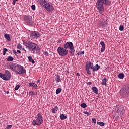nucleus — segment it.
<instances>
[{
  "label": "nucleus",
  "mask_w": 129,
  "mask_h": 129,
  "mask_svg": "<svg viewBox=\"0 0 129 129\" xmlns=\"http://www.w3.org/2000/svg\"><path fill=\"white\" fill-rule=\"evenodd\" d=\"M23 45L27 48L28 51L33 53V54H38L40 52V48L38 47L37 44L29 40L23 41Z\"/></svg>",
  "instance_id": "f257e3e1"
},
{
  "label": "nucleus",
  "mask_w": 129,
  "mask_h": 129,
  "mask_svg": "<svg viewBox=\"0 0 129 129\" xmlns=\"http://www.w3.org/2000/svg\"><path fill=\"white\" fill-rule=\"evenodd\" d=\"M110 2L108 0H98L96 3L97 9L98 10V12L100 15H101L102 13L104 12V7L103 5H109Z\"/></svg>",
  "instance_id": "f03ea898"
},
{
  "label": "nucleus",
  "mask_w": 129,
  "mask_h": 129,
  "mask_svg": "<svg viewBox=\"0 0 129 129\" xmlns=\"http://www.w3.org/2000/svg\"><path fill=\"white\" fill-rule=\"evenodd\" d=\"M116 116L113 117L114 120H117L118 118H120L125 113L124 107L123 106H117L116 108Z\"/></svg>",
  "instance_id": "7ed1b4c3"
},
{
  "label": "nucleus",
  "mask_w": 129,
  "mask_h": 129,
  "mask_svg": "<svg viewBox=\"0 0 129 129\" xmlns=\"http://www.w3.org/2000/svg\"><path fill=\"white\" fill-rule=\"evenodd\" d=\"M63 48L64 49H69L70 53L71 55H74V53H75V50L74 49V46H73V43L71 42H68L63 45Z\"/></svg>",
  "instance_id": "20e7f679"
},
{
  "label": "nucleus",
  "mask_w": 129,
  "mask_h": 129,
  "mask_svg": "<svg viewBox=\"0 0 129 129\" xmlns=\"http://www.w3.org/2000/svg\"><path fill=\"white\" fill-rule=\"evenodd\" d=\"M120 93L123 97H129V85H126L122 88Z\"/></svg>",
  "instance_id": "39448f33"
},
{
  "label": "nucleus",
  "mask_w": 129,
  "mask_h": 129,
  "mask_svg": "<svg viewBox=\"0 0 129 129\" xmlns=\"http://www.w3.org/2000/svg\"><path fill=\"white\" fill-rule=\"evenodd\" d=\"M42 121H43V117L42 115L38 114L37 115V119L32 121V124L33 125H41L42 124Z\"/></svg>",
  "instance_id": "423d86ee"
},
{
  "label": "nucleus",
  "mask_w": 129,
  "mask_h": 129,
  "mask_svg": "<svg viewBox=\"0 0 129 129\" xmlns=\"http://www.w3.org/2000/svg\"><path fill=\"white\" fill-rule=\"evenodd\" d=\"M57 53L59 54V56L64 57V56H67V55H68V50H66L64 48L59 46L57 48Z\"/></svg>",
  "instance_id": "0eeeda50"
},
{
  "label": "nucleus",
  "mask_w": 129,
  "mask_h": 129,
  "mask_svg": "<svg viewBox=\"0 0 129 129\" xmlns=\"http://www.w3.org/2000/svg\"><path fill=\"white\" fill-rule=\"evenodd\" d=\"M15 72H17L18 74H24V73H26V69H24L23 66L17 64L16 67Z\"/></svg>",
  "instance_id": "6e6552de"
},
{
  "label": "nucleus",
  "mask_w": 129,
  "mask_h": 129,
  "mask_svg": "<svg viewBox=\"0 0 129 129\" xmlns=\"http://www.w3.org/2000/svg\"><path fill=\"white\" fill-rule=\"evenodd\" d=\"M24 20L28 25H33V21L32 20V16L29 15H24Z\"/></svg>",
  "instance_id": "1a4fd4ad"
},
{
  "label": "nucleus",
  "mask_w": 129,
  "mask_h": 129,
  "mask_svg": "<svg viewBox=\"0 0 129 129\" xmlns=\"http://www.w3.org/2000/svg\"><path fill=\"white\" fill-rule=\"evenodd\" d=\"M4 76V80H10L11 79V77H12V75H11V72L8 70L5 71V74Z\"/></svg>",
  "instance_id": "9d476101"
},
{
  "label": "nucleus",
  "mask_w": 129,
  "mask_h": 129,
  "mask_svg": "<svg viewBox=\"0 0 129 129\" xmlns=\"http://www.w3.org/2000/svg\"><path fill=\"white\" fill-rule=\"evenodd\" d=\"M98 25L102 28H104L107 25V22L105 21V20L102 19H100L98 22Z\"/></svg>",
  "instance_id": "9b49d317"
},
{
  "label": "nucleus",
  "mask_w": 129,
  "mask_h": 129,
  "mask_svg": "<svg viewBox=\"0 0 129 129\" xmlns=\"http://www.w3.org/2000/svg\"><path fill=\"white\" fill-rule=\"evenodd\" d=\"M30 36L31 38L33 39H38V38L41 37V34L37 32H33L30 33Z\"/></svg>",
  "instance_id": "f8f14e48"
},
{
  "label": "nucleus",
  "mask_w": 129,
  "mask_h": 129,
  "mask_svg": "<svg viewBox=\"0 0 129 129\" xmlns=\"http://www.w3.org/2000/svg\"><path fill=\"white\" fill-rule=\"evenodd\" d=\"M44 8H45L48 12H53V11H54V6L51 5L50 4H47L44 6Z\"/></svg>",
  "instance_id": "ddd939ff"
},
{
  "label": "nucleus",
  "mask_w": 129,
  "mask_h": 129,
  "mask_svg": "<svg viewBox=\"0 0 129 129\" xmlns=\"http://www.w3.org/2000/svg\"><path fill=\"white\" fill-rule=\"evenodd\" d=\"M38 4H39L42 7H45L47 5V2H46V0H38Z\"/></svg>",
  "instance_id": "4468645a"
},
{
  "label": "nucleus",
  "mask_w": 129,
  "mask_h": 129,
  "mask_svg": "<svg viewBox=\"0 0 129 129\" xmlns=\"http://www.w3.org/2000/svg\"><path fill=\"white\" fill-rule=\"evenodd\" d=\"M93 68V64H92L91 62L89 61L86 63V69H89L91 68V69H92Z\"/></svg>",
  "instance_id": "2eb2a0df"
},
{
  "label": "nucleus",
  "mask_w": 129,
  "mask_h": 129,
  "mask_svg": "<svg viewBox=\"0 0 129 129\" xmlns=\"http://www.w3.org/2000/svg\"><path fill=\"white\" fill-rule=\"evenodd\" d=\"M100 45H102V48L101 49V52L102 53H103V52H104V51H105V44L104 43V42L101 41L100 42Z\"/></svg>",
  "instance_id": "dca6fc26"
},
{
  "label": "nucleus",
  "mask_w": 129,
  "mask_h": 129,
  "mask_svg": "<svg viewBox=\"0 0 129 129\" xmlns=\"http://www.w3.org/2000/svg\"><path fill=\"white\" fill-rule=\"evenodd\" d=\"M16 67H17V65L16 64H12L10 65V69H11V70H12V71H16Z\"/></svg>",
  "instance_id": "f3484780"
},
{
  "label": "nucleus",
  "mask_w": 129,
  "mask_h": 129,
  "mask_svg": "<svg viewBox=\"0 0 129 129\" xmlns=\"http://www.w3.org/2000/svg\"><path fill=\"white\" fill-rule=\"evenodd\" d=\"M93 71H97L99 69H100V66L98 64H96L92 68Z\"/></svg>",
  "instance_id": "a211bd4d"
},
{
  "label": "nucleus",
  "mask_w": 129,
  "mask_h": 129,
  "mask_svg": "<svg viewBox=\"0 0 129 129\" xmlns=\"http://www.w3.org/2000/svg\"><path fill=\"white\" fill-rule=\"evenodd\" d=\"M55 81L56 82H60V81H61V77H60V75L57 74L55 75Z\"/></svg>",
  "instance_id": "6ab92c4d"
},
{
  "label": "nucleus",
  "mask_w": 129,
  "mask_h": 129,
  "mask_svg": "<svg viewBox=\"0 0 129 129\" xmlns=\"http://www.w3.org/2000/svg\"><path fill=\"white\" fill-rule=\"evenodd\" d=\"M29 86H32V87H34V88H35V89H37L38 88V86L34 83H29Z\"/></svg>",
  "instance_id": "aec40b11"
},
{
  "label": "nucleus",
  "mask_w": 129,
  "mask_h": 129,
  "mask_svg": "<svg viewBox=\"0 0 129 129\" xmlns=\"http://www.w3.org/2000/svg\"><path fill=\"white\" fill-rule=\"evenodd\" d=\"M92 90L93 92L96 94H97L98 93V89H97V88H96V87H93Z\"/></svg>",
  "instance_id": "412c9836"
},
{
  "label": "nucleus",
  "mask_w": 129,
  "mask_h": 129,
  "mask_svg": "<svg viewBox=\"0 0 129 129\" xmlns=\"http://www.w3.org/2000/svg\"><path fill=\"white\" fill-rule=\"evenodd\" d=\"M106 81H107V79L106 77L104 78L102 80V85H106Z\"/></svg>",
  "instance_id": "4be33fe9"
},
{
  "label": "nucleus",
  "mask_w": 129,
  "mask_h": 129,
  "mask_svg": "<svg viewBox=\"0 0 129 129\" xmlns=\"http://www.w3.org/2000/svg\"><path fill=\"white\" fill-rule=\"evenodd\" d=\"M28 58L29 62H31L32 63V64H35V61H34V59L33 58H32V56H28Z\"/></svg>",
  "instance_id": "5701e85b"
},
{
  "label": "nucleus",
  "mask_w": 129,
  "mask_h": 129,
  "mask_svg": "<svg viewBox=\"0 0 129 129\" xmlns=\"http://www.w3.org/2000/svg\"><path fill=\"white\" fill-rule=\"evenodd\" d=\"M5 38L7 41H11V37H10V35L6 34L5 35Z\"/></svg>",
  "instance_id": "b1692460"
},
{
  "label": "nucleus",
  "mask_w": 129,
  "mask_h": 129,
  "mask_svg": "<svg viewBox=\"0 0 129 129\" xmlns=\"http://www.w3.org/2000/svg\"><path fill=\"white\" fill-rule=\"evenodd\" d=\"M118 77L120 79H123V78H124V74H123V73L119 74Z\"/></svg>",
  "instance_id": "393cba45"
},
{
  "label": "nucleus",
  "mask_w": 129,
  "mask_h": 129,
  "mask_svg": "<svg viewBox=\"0 0 129 129\" xmlns=\"http://www.w3.org/2000/svg\"><path fill=\"white\" fill-rule=\"evenodd\" d=\"M60 118L61 120H64V119H66V118H67V117L62 114L60 115Z\"/></svg>",
  "instance_id": "a878e982"
},
{
  "label": "nucleus",
  "mask_w": 129,
  "mask_h": 129,
  "mask_svg": "<svg viewBox=\"0 0 129 129\" xmlns=\"http://www.w3.org/2000/svg\"><path fill=\"white\" fill-rule=\"evenodd\" d=\"M52 113H56V111H58V107L55 106L54 108L52 109Z\"/></svg>",
  "instance_id": "bb28decb"
},
{
  "label": "nucleus",
  "mask_w": 129,
  "mask_h": 129,
  "mask_svg": "<svg viewBox=\"0 0 129 129\" xmlns=\"http://www.w3.org/2000/svg\"><path fill=\"white\" fill-rule=\"evenodd\" d=\"M61 91H62V89L61 88H58L56 90V94H59Z\"/></svg>",
  "instance_id": "cd10ccee"
},
{
  "label": "nucleus",
  "mask_w": 129,
  "mask_h": 129,
  "mask_svg": "<svg viewBox=\"0 0 129 129\" xmlns=\"http://www.w3.org/2000/svg\"><path fill=\"white\" fill-rule=\"evenodd\" d=\"M7 61H9V62H12V61H14V58H13V57L12 56H9L7 59Z\"/></svg>",
  "instance_id": "c85d7f7f"
},
{
  "label": "nucleus",
  "mask_w": 129,
  "mask_h": 129,
  "mask_svg": "<svg viewBox=\"0 0 129 129\" xmlns=\"http://www.w3.org/2000/svg\"><path fill=\"white\" fill-rule=\"evenodd\" d=\"M29 95H31V96H33L34 95H37V92H35L34 91H30L29 92Z\"/></svg>",
  "instance_id": "c756f323"
},
{
  "label": "nucleus",
  "mask_w": 129,
  "mask_h": 129,
  "mask_svg": "<svg viewBox=\"0 0 129 129\" xmlns=\"http://www.w3.org/2000/svg\"><path fill=\"white\" fill-rule=\"evenodd\" d=\"M97 124L100 125V126H104L105 124L102 122H97Z\"/></svg>",
  "instance_id": "7c9ffc66"
},
{
  "label": "nucleus",
  "mask_w": 129,
  "mask_h": 129,
  "mask_svg": "<svg viewBox=\"0 0 129 129\" xmlns=\"http://www.w3.org/2000/svg\"><path fill=\"white\" fill-rule=\"evenodd\" d=\"M81 107H83V108H86L87 107V105L85 103H82L81 105Z\"/></svg>",
  "instance_id": "2f4dec72"
},
{
  "label": "nucleus",
  "mask_w": 129,
  "mask_h": 129,
  "mask_svg": "<svg viewBox=\"0 0 129 129\" xmlns=\"http://www.w3.org/2000/svg\"><path fill=\"white\" fill-rule=\"evenodd\" d=\"M17 49H19V50H21L22 49L23 47L22 46V45L21 44H18L17 46Z\"/></svg>",
  "instance_id": "473e14b6"
},
{
  "label": "nucleus",
  "mask_w": 129,
  "mask_h": 129,
  "mask_svg": "<svg viewBox=\"0 0 129 129\" xmlns=\"http://www.w3.org/2000/svg\"><path fill=\"white\" fill-rule=\"evenodd\" d=\"M124 29V27H123V26L120 25L119 27L120 31H123Z\"/></svg>",
  "instance_id": "72a5a7b5"
},
{
  "label": "nucleus",
  "mask_w": 129,
  "mask_h": 129,
  "mask_svg": "<svg viewBox=\"0 0 129 129\" xmlns=\"http://www.w3.org/2000/svg\"><path fill=\"white\" fill-rule=\"evenodd\" d=\"M44 55H45V56H46V57H48V56H49V53H48L47 51H44L43 52Z\"/></svg>",
  "instance_id": "f704fd0d"
},
{
  "label": "nucleus",
  "mask_w": 129,
  "mask_h": 129,
  "mask_svg": "<svg viewBox=\"0 0 129 129\" xmlns=\"http://www.w3.org/2000/svg\"><path fill=\"white\" fill-rule=\"evenodd\" d=\"M31 8H32V10H36V6H35V5H32L31 6Z\"/></svg>",
  "instance_id": "c9c22d12"
},
{
  "label": "nucleus",
  "mask_w": 129,
  "mask_h": 129,
  "mask_svg": "<svg viewBox=\"0 0 129 129\" xmlns=\"http://www.w3.org/2000/svg\"><path fill=\"white\" fill-rule=\"evenodd\" d=\"M5 76V75L3 74H2L1 73H0V77L1 78H2V79H3L4 80V77Z\"/></svg>",
  "instance_id": "e433bc0d"
},
{
  "label": "nucleus",
  "mask_w": 129,
  "mask_h": 129,
  "mask_svg": "<svg viewBox=\"0 0 129 129\" xmlns=\"http://www.w3.org/2000/svg\"><path fill=\"white\" fill-rule=\"evenodd\" d=\"M13 52L14 55H15L16 56H17L18 52H17V51H16V50H13Z\"/></svg>",
  "instance_id": "4c0bfd02"
},
{
  "label": "nucleus",
  "mask_w": 129,
  "mask_h": 129,
  "mask_svg": "<svg viewBox=\"0 0 129 129\" xmlns=\"http://www.w3.org/2000/svg\"><path fill=\"white\" fill-rule=\"evenodd\" d=\"M20 85H17L15 88V90H18V89H19V88H20Z\"/></svg>",
  "instance_id": "58836bf2"
},
{
  "label": "nucleus",
  "mask_w": 129,
  "mask_h": 129,
  "mask_svg": "<svg viewBox=\"0 0 129 129\" xmlns=\"http://www.w3.org/2000/svg\"><path fill=\"white\" fill-rule=\"evenodd\" d=\"M78 55H80V56H82L83 54H84V51H81L80 53H78Z\"/></svg>",
  "instance_id": "ea45409f"
},
{
  "label": "nucleus",
  "mask_w": 129,
  "mask_h": 129,
  "mask_svg": "<svg viewBox=\"0 0 129 129\" xmlns=\"http://www.w3.org/2000/svg\"><path fill=\"white\" fill-rule=\"evenodd\" d=\"M84 113L85 114H87V116H89L90 115V114H89V112H87V111H84Z\"/></svg>",
  "instance_id": "a19ab883"
},
{
  "label": "nucleus",
  "mask_w": 129,
  "mask_h": 129,
  "mask_svg": "<svg viewBox=\"0 0 129 129\" xmlns=\"http://www.w3.org/2000/svg\"><path fill=\"white\" fill-rule=\"evenodd\" d=\"M86 70L88 74H91V73L90 72V71L89 70V69H86Z\"/></svg>",
  "instance_id": "79ce46f5"
},
{
  "label": "nucleus",
  "mask_w": 129,
  "mask_h": 129,
  "mask_svg": "<svg viewBox=\"0 0 129 129\" xmlns=\"http://www.w3.org/2000/svg\"><path fill=\"white\" fill-rule=\"evenodd\" d=\"M12 127V125H8L6 126L5 129H9V128H11Z\"/></svg>",
  "instance_id": "37998d69"
},
{
  "label": "nucleus",
  "mask_w": 129,
  "mask_h": 129,
  "mask_svg": "<svg viewBox=\"0 0 129 129\" xmlns=\"http://www.w3.org/2000/svg\"><path fill=\"white\" fill-rule=\"evenodd\" d=\"M92 120L93 123H96V119H95V118H92Z\"/></svg>",
  "instance_id": "c03bdc74"
},
{
  "label": "nucleus",
  "mask_w": 129,
  "mask_h": 129,
  "mask_svg": "<svg viewBox=\"0 0 129 129\" xmlns=\"http://www.w3.org/2000/svg\"><path fill=\"white\" fill-rule=\"evenodd\" d=\"M19 0H13L12 4L13 5H16V2H18Z\"/></svg>",
  "instance_id": "a18cd8bd"
},
{
  "label": "nucleus",
  "mask_w": 129,
  "mask_h": 129,
  "mask_svg": "<svg viewBox=\"0 0 129 129\" xmlns=\"http://www.w3.org/2000/svg\"><path fill=\"white\" fill-rule=\"evenodd\" d=\"M3 52L6 53V52H8V49H7V48H3Z\"/></svg>",
  "instance_id": "49530a36"
},
{
  "label": "nucleus",
  "mask_w": 129,
  "mask_h": 129,
  "mask_svg": "<svg viewBox=\"0 0 129 129\" xmlns=\"http://www.w3.org/2000/svg\"><path fill=\"white\" fill-rule=\"evenodd\" d=\"M61 42H62V40L61 39H58V40L57 41V43H61Z\"/></svg>",
  "instance_id": "de8ad7c7"
},
{
  "label": "nucleus",
  "mask_w": 129,
  "mask_h": 129,
  "mask_svg": "<svg viewBox=\"0 0 129 129\" xmlns=\"http://www.w3.org/2000/svg\"><path fill=\"white\" fill-rule=\"evenodd\" d=\"M87 85H91V82H89L87 83Z\"/></svg>",
  "instance_id": "09e8293b"
},
{
  "label": "nucleus",
  "mask_w": 129,
  "mask_h": 129,
  "mask_svg": "<svg viewBox=\"0 0 129 129\" xmlns=\"http://www.w3.org/2000/svg\"><path fill=\"white\" fill-rule=\"evenodd\" d=\"M76 76H80V74H79V73H76Z\"/></svg>",
  "instance_id": "8fccbe9b"
},
{
  "label": "nucleus",
  "mask_w": 129,
  "mask_h": 129,
  "mask_svg": "<svg viewBox=\"0 0 129 129\" xmlns=\"http://www.w3.org/2000/svg\"><path fill=\"white\" fill-rule=\"evenodd\" d=\"M40 81H41V80H38L36 81L37 83H39V82H40Z\"/></svg>",
  "instance_id": "3c124183"
},
{
  "label": "nucleus",
  "mask_w": 129,
  "mask_h": 129,
  "mask_svg": "<svg viewBox=\"0 0 129 129\" xmlns=\"http://www.w3.org/2000/svg\"><path fill=\"white\" fill-rule=\"evenodd\" d=\"M17 53H21V51H20V50H17Z\"/></svg>",
  "instance_id": "603ef678"
},
{
  "label": "nucleus",
  "mask_w": 129,
  "mask_h": 129,
  "mask_svg": "<svg viewBox=\"0 0 129 129\" xmlns=\"http://www.w3.org/2000/svg\"><path fill=\"white\" fill-rule=\"evenodd\" d=\"M5 55H6V52L3 51V55L5 56Z\"/></svg>",
  "instance_id": "864d4df0"
},
{
  "label": "nucleus",
  "mask_w": 129,
  "mask_h": 129,
  "mask_svg": "<svg viewBox=\"0 0 129 129\" xmlns=\"http://www.w3.org/2000/svg\"><path fill=\"white\" fill-rule=\"evenodd\" d=\"M23 51H25V52H26V50H25V49L24 48H23Z\"/></svg>",
  "instance_id": "5fc2aeb1"
},
{
  "label": "nucleus",
  "mask_w": 129,
  "mask_h": 129,
  "mask_svg": "<svg viewBox=\"0 0 129 129\" xmlns=\"http://www.w3.org/2000/svg\"><path fill=\"white\" fill-rule=\"evenodd\" d=\"M6 93H7V94H9V91H7Z\"/></svg>",
  "instance_id": "6e6d98bb"
},
{
  "label": "nucleus",
  "mask_w": 129,
  "mask_h": 129,
  "mask_svg": "<svg viewBox=\"0 0 129 129\" xmlns=\"http://www.w3.org/2000/svg\"><path fill=\"white\" fill-rule=\"evenodd\" d=\"M88 42H90V40H88Z\"/></svg>",
  "instance_id": "4d7b16f0"
}]
</instances>
